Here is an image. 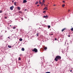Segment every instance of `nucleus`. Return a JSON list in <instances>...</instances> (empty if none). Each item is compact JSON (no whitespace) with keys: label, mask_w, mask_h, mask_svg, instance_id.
<instances>
[{"label":"nucleus","mask_w":73,"mask_h":73,"mask_svg":"<svg viewBox=\"0 0 73 73\" xmlns=\"http://www.w3.org/2000/svg\"><path fill=\"white\" fill-rule=\"evenodd\" d=\"M32 51L33 52H37V49H36V48H35L32 50Z\"/></svg>","instance_id":"nucleus-1"},{"label":"nucleus","mask_w":73,"mask_h":73,"mask_svg":"<svg viewBox=\"0 0 73 73\" xmlns=\"http://www.w3.org/2000/svg\"><path fill=\"white\" fill-rule=\"evenodd\" d=\"M56 57L58 59V60H60L61 59V57L60 56H57Z\"/></svg>","instance_id":"nucleus-2"},{"label":"nucleus","mask_w":73,"mask_h":73,"mask_svg":"<svg viewBox=\"0 0 73 73\" xmlns=\"http://www.w3.org/2000/svg\"><path fill=\"white\" fill-rule=\"evenodd\" d=\"M48 15L44 16L43 17L44 18H45V19H48Z\"/></svg>","instance_id":"nucleus-3"},{"label":"nucleus","mask_w":73,"mask_h":73,"mask_svg":"<svg viewBox=\"0 0 73 73\" xmlns=\"http://www.w3.org/2000/svg\"><path fill=\"white\" fill-rule=\"evenodd\" d=\"M14 7L13 6H12L11 7H10V8L11 10H13V8Z\"/></svg>","instance_id":"nucleus-4"},{"label":"nucleus","mask_w":73,"mask_h":73,"mask_svg":"<svg viewBox=\"0 0 73 73\" xmlns=\"http://www.w3.org/2000/svg\"><path fill=\"white\" fill-rule=\"evenodd\" d=\"M23 3H27V0H24L23 1Z\"/></svg>","instance_id":"nucleus-5"},{"label":"nucleus","mask_w":73,"mask_h":73,"mask_svg":"<svg viewBox=\"0 0 73 73\" xmlns=\"http://www.w3.org/2000/svg\"><path fill=\"white\" fill-rule=\"evenodd\" d=\"M55 60L56 61H58V59H57V58H56V57L55 58Z\"/></svg>","instance_id":"nucleus-6"},{"label":"nucleus","mask_w":73,"mask_h":73,"mask_svg":"<svg viewBox=\"0 0 73 73\" xmlns=\"http://www.w3.org/2000/svg\"><path fill=\"white\" fill-rule=\"evenodd\" d=\"M45 2V1H44V0H43L42 3H43V4H44Z\"/></svg>","instance_id":"nucleus-7"},{"label":"nucleus","mask_w":73,"mask_h":73,"mask_svg":"<svg viewBox=\"0 0 73 73\" xmlns=\"http://www.w3.org/2000/svg\"><path fill=\"white\" fill-rule=\"evenodd\" d=\"M46 9V10H48V9H47V7H45V8H44L43 10Z\"/></svg>","instance_id":"nucleus-8"},{"label":"nucleus","mask_w":73,"mask_h":73,"mask_svg":"<svg viewBox=\"0 0 73 73\" xmlns=\"http://www.w3.org/2000/svg\"><path fill=\"white\" fill-rule=\"evenodd\" d=\"M8 48H11V46H9V45H8Z\"/></svg>","instance_id":"nucleus-9"},{"label":"nucleus","mask_w":73,"mask_h":73,"mask_svg":"<svg viewBox=\"0 0 73 73\" xmlns=\"http://www.w3.org/2000/svg\"><path fill=\"white\" fill-rule=\"evenodd\" d=\"M21 50L22 51H24V48H22Z\"/></svg>","instance_id":"nucleus-10"},{"label":"nucleus","mask_w":73,"mask_h":73,"mask_svg":"<svg viewBox=\"0 0 73 73\" xmlns=\"http://www.w3.org/2000/svg\"><path fill=\"white\" fill-rule=\"evenodd\" d=\"M19 41H23V39H22V38H21L20 39H19Z\"/></svg>","instance_id":"nucleus-11"},{"label":"nucleus","mask_w":73,"mask_h":73,"mask_svg":"<svg viewBox=\"0 0 73 73\" xmlns=\"http://www.w3.org/2000/svg\"><path fill=\"white\" fill-rule=\"evenodd\" d=\"M44 50H46V49H47V47H45L44 48Z\"/></svg>","instance_id":"nucleus-12"},{"label":"nucleus","mask_w":73,"mask_h":73,"mask_svg":"<svg viewBox=\"0 0 73 73\" xmlns=\"http://www.w3.org/2000/svg\"><path fill=\"white\" fill-rule=\"evenodd\" d=\"M38 3V1H36V3H35V4H37Z\"/></svg>","instance_id":"nucleus-13"},{"label":"nucleus","mask_w":73,"mask_h":73,"mask_svg":"<svg viewBox=\"0 0 73 73\" xmlns=\"http://www.w3.org/2000/svg\"><path fill=\"white\" fill-rule=\"evenodd\" d=\"M65 29H62V32H63L64 31V30H65Z\"/></svg>","instance_id":"nucleus-14"},{"label":"nucleus","mask_w":73,"mask_h":73,"mask_svg":"<svg viewBox=\"0 0 73 73\" xmlns=\"http://www.w3.org/2000/svg\"><path fill=\"white\" fill-rule=\"evenodd\" d=\"M64 6H65V5L64 4L62 5V7H64Z\"/></svg>","instance_id":"nucleus-15"},{"label":"nucleus","mask_w":73,"mask_h":73,"mask_svg":"<svg viewBox=\"0 0 73 73\" xmlns=\"http://www.w3.org/2000/svg\"><path fill=\"white\" fill-rule=\"evenodd\" d=\"M17 9H21V8L19 7H17Z\"/></svg>","instance_id":"nucleus-16"},{"label":"nucleus","mask_w":73,"mask_h":73,"mask_svg":"<svg viewBox=\"0 0 73 73\" xmlns=\"http://www.w3.org/2000/svg\"><path fill=\"white\" fill-rule=\"evenodd\" d=\"M19 13H22V12L19 11Z\"/></svg>","instance_id":"nucleus-17"},{"label":"nucleus","mask_w":73,"mask_h":73,"mask_svg":"<svg viewBox=\"0 0 73 73\" xmlns=\"http://www.w3.org/2000/svg\"><path fill=\"white\" fill-rule=\"evenodd\" d=\"M48 28H50V25L48 26Z\"/></svg>","instance_id":"nucleus-18"},{"label":"nucleus","mask_w":73,"mask_h":73,"mask_svg":"<svg viewBox=\"0 0 73 73\" xmlns=\"http://www.w3.org/2000/svg\"><path fill=\"white\" fill-rule=\"evenodd\" d=\"M71 31H73V28H71L70 29Z\"/></svg>","instance_id":"nucleus-19"},{"label":"nucleus","mask_w":73,"mask_h":73,"mask_svg":"<svg viewBox=\"0 0 73 73\" xmlns=\"http://www.w3.org/2000/svg\"><path fill=\"white\" fill-rule=\"evenodd\" d=\"M14 5H16V2H15V3H14Z\"/></svg>","instance_id":"nucleus-20"},{"label":"nucleus","mask_w":73,"mask_h":73,"mask_svg":"<svg viewBox=\"0 0 73 73\" xmlns=\"http://www.w3.org/2000/svg\"><path fill=\"white\" fill-rule=\"evenodd\" d=\"M21 60V58L20 57L19 58V60Z\"/></svg>","instance_id":"nucleus-21"},{"label":"nucleus","mask_w":73,"mask_h":73,"mask_svg":"<svg viewBox=\"0 0 73 73\" xmlns=\"http://www.w3.org/2000/svg\"><path fill=\"white\" fill-rule=\"evenodd\" d=\"M44 5V4H43V3H41V6H42V5Z\"/></svg>","instance_id":"nucleus-22"},{"label":"nucleus","mask_w":73,"mask_h":73,"mask_svg":"<svg viewBox=\"0 0 73 73\" xmlns=\"http://www.w3.org/2000/svg\"><path fill=\"white\" fill-rule=\"evenodd\" d=\"M13 29H16V27H14L13 28Z\"/></svg>","instance_id":"nucleus-23"},{"label":"nucleus","mask_w":73,"mask_h":73,"mask_svg":"<svg viewBox=\"0 0 73 73\" xmlns=\"http://www.w3.org/2000/svg\"><path fill=\"white\" fill-rule=\"evenodd\" d=\"M36 35L37 36H38V33H37Z\"/></svg>","instance_id":"nucleus-24"},{"label":"nucleus","mask_w":73,"mask_h":73,"mask_svg":"<svg viewBox=\"0 0 73 73\" xmlns=\"http://www.w3.org/2000/svg\"><path fill=\"white\" fill-rule=\"evenodd\" d=\"M45 73H50V72H45Z\"/></svg>","instance_id":"nucleus-25"},{"label":"nucleus","mask_w":73,"mask_h":73,"mask_svg":"<svg viewBox=\"0 0 73 73\" xmlns=\"http://www.w3.org/2000/svg\"><path fill=\"white\" fill-rule=\"evenodd\" d=\"M41 2L40 1H39V4H41Z\"/></svg>","instance_id":"nucleus-26"},{"label":"nucleus","mask_w":73,"mask_h":73,"mask_svg":"<svg viewBox=\"0 0 73 73\" xmlns=\"http://www.w3.org/2000/svg\"><path fill=\"white\" fill-rule=\"evenodd\" d=\"M2 12H3V11H0V13H2Z\"/></svg>","instance_id":"nucleus-27"},{"label":"nucleus","mask_w":73,"mask_h":73,"mask_svg":"<svg viewBox=\"0 0 73 73\" xmlns=\"http://www.w3.org/2000/svg\"><path fill=\"white\" fill-rule=\"evenodd\" d=\"M44 12H46V11H44L43 12V13H44Z\"/></svg>","instance_id":"nucleus-28"},{"label":"nucleus","mask_w":73,"mask_h":73,"mask_svg":"<svg viewBox=\"0 0 73 73\" xmlns=\"http://www.w3.org/2000/svg\"><path fill=\"white\" fill-rule=\"evenodd\" d=\"M65 1H63V3H65Z\"/></svg>","instance_id":"nucleus-29"},{"label":"nucleus","mask_w":73,"mask_h":73,"mask_svg":"<svg viewBox=\"0 0 73 73\" xmlns=\"http://www.w3.org/2000/svg\"><path fill=\"white\" fill-rule=\"evenodd\" d=\"M70 72H72V70H70Z\"/></svg>","instance_id":"nucleus-30"},{"label":"nucleus","mask_w":73,"mask_h":73,"mask_svg":"<svg viewBox=\"0 0 73 73\" xmlns=\"http://www.w3.org/2000/svg\"><path fill=\"white\" fill-rule=\"evenodd\" d=\"M8 38H9V39H10V37H8Z\"/></svg>","instance_id":"nucleus-31"},{"label":"nucleus","mask_w":73,"mask_h":73,"mask_svg":"<svg viewBox=\"0 0 73 73\" xmlns=\"http://www.w3.org/2000/svg\"><path fill=\"white\" fill-rule=\"evenodd\" d=\"M5 19H7V17H5Z\"/></svg>","instance_id":"nucleus-32"},{"label":"nucleus","mask_w":73,"mask_h":73,"mask_svg":"<svg viewBox=\"0 0 73 73\" xmlns=\"http://www.w3.org/2000/svg\"><path fill=\"white\" fill-rule=\"evenodd\" d=\"M14 2V1H12V3L13 2Z\"/></svg>","instance_id":"nucleus-33"},{"label":"nucleus","mask_w":73,"mask_h":73,"mask_svg":"<svg viewBox=\"0 0 73 73\" xmlns=\"http://www.w3.org/2000/svg\"><path fill=\"white\" fill-rule=\"evenodd\" d=\"M21 19H22V20H23V18H21Z\"/></svg>","instance_id":"nucleus-34"},{"label":"nucleus","mask_w":73,"mask_h":73,"mask_svg":"<svg viewBox=\"0 0 73 73\" xmlns=\"http://www.w3.org/2000/svg\"><path fill=\"white\" fill-rule=\"evenodd\" d=\"M37 7H38V6H39V5H37Z\"/></svg>","instance_id":"nucleus-35"},{"label":"nucleus","mask_w":73,"mask_h":73,"mask_svg":"<svg viewBox=\"0 0 73 73\" xmlns=\"http://www.w3.org/2000/svg\"><path fill=\"white\" fill-rule=\"evenodd\" d=\"M56 6V5H54V6Z\"/></svg>","instance_id":"nucleus-36"},{"label":"nucleus","mask_w":73,"mask_h":73,"mask_svg":"<svg viewBox=\"0 0 73 73\" xmlns=\"http://www.w3.org/2000/svg\"><path fill=\"white\" fill-rule=\"evenodd\" d=\"M46 7H48V5H46Z\"/></svg>","instance_id":"nucleus-37"},{"label":"nucleus","mask_w":73,"mask_h":73,"mask_svg":"<svg viewBox=\"0 0 73 73\" xmlns=\"http://www.w3.org/2000/svg\"><path fill=\"white\" fill-rule=\"evenodd\" d=\"M19 9V11H20V9Z\"/></svg>","instance_id":"nucleus-38"},{"label":"nucleus","mask_w":73,"mask_h":73,"mask_svg":"<svg viewBox=\"0 0 73 73\" xmlns=\"http://www.w3.org/2000/svg\"><path fill=\"white\" fill-rule=\"evenodd\" d=\"M51 35H53V34H51Z\"/></svg>","instance_id":"nucleus-39"},{"label":"nucleus","mask_w":73,"mask_h":73,"mask_svg":"<svg viewBox=\"0 0 73 73\" xmlns=\"http://www.w3.org/2000/svg\"><path fill=\"white\" fill-rule=\"evenodd\" d=\"M68 37H70V35H68Z\"/></svg>","instance_id":"nucleus-40"},{"label":"nucleus","mask_w":73,"mask_h":73,"mask_svg":"<svg viewBox=\"0 0 73 73\" xmlns=\"http://www.w3.org/2000/svg\"><path fill=\"white\" fill-rule=\"evenodd\" d=\"M70 11V10H68V11Z\"/></svg>","instance_id":"nucleus-41"},{"label":"nucleus","mask_w":73,"mask_h":73,"mask_svg":"<svg viewBox=\"0 0 73 73\" xmlns=\"http://www.w3.org/2000/svg\"><path fill=\"white\" fill-rule=\"evenodd\" d=\"M10 27H11V25H10Z\"/></svg>","instance_id":"nucleus-42"},{"label":"nucleus","mask_w":73,"mask_h":73,"mask_svg":"<svg viewBox=\"0 0 73 73\" xmlns=\"http://www.w3.org/2000/svg\"><path fill=\"white\" fill-rule=\"evenodd\" d=\"M44 6H45V4L44 5Z\"/></svg>","instance_id":"nucleus-43"},{"label":"nucleus","mask_w":73,"mask_h":73,"mask_svg":"<svg viewBox=\"0 0 73 73\" xmlns=\"http://www.w3.org/2000/svg\"><path fill=\"white\" fill-rule=\"evenodd\" d=\"M55 40H56V39H55Z\"/></svg>","instance_id":"nucleus-44"}]
</instances>
